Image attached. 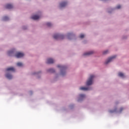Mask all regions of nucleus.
<instances>
[{"label": "nucleus", "instance_id": "obj_4", "mask_svg": "<svg viewBox=\"0 0 129 129\" xmlns=\"http://www.w3.org/2000/svg\"><path fill=\"white\" fill-rule=\"evenodd\" d=\"M24 54L22 52H17L15 55V57L17 58H22V57H24Z\"/></svg>", "mask_w": 129, "mask_h": 129}, {"label": "nucleus", "instance_id": "obj_2", "mask_svg": "<svg viewBox=\"0 0 129 129\" xmlns=\"http://www.w3.org/2000/svg\"><path fill=\"white\" fill-rule=\"evenodd\" d=\"M54 39H64V35H59V34H55L53 36Z\"/></svg>", "mask_w": 129, "mask_h": 129}, {"label": "nucleus", "instance_id": "obj_14", "mask_svg": "<svg viewBox=\"0 0 129 129\" xmlns=\"http://www.w3.org/2000/svg\"><path fill=\"white\" fill-rule=\"evenodd\" d=\"M85 97V95L84 94H80V99H79V101H80V100H82L83 98Z\"/></svg>", "mask_w": 129, "mask_h": 129}, {"label": "nucleus", "instance_id": "obj_1", "mask_svg": "<svg viewBox=\"0 0 129 129\" xmlns=\"http://www.w3.org/2000/svg\"><path fill=\"white\" fill-rule=\"evenodd\" d=\"M94 75H91L90 78L88 79V81H87L86 84L87 85H91L92 84L93 81V78H94Z\"/></svg>", "mask_w": 129, "mask_h": 129}, {"label": "nucleus", "instance_id": "obj_22", "mask_svg": "<svg viewBox=\"0 0 129 129\" xmlns=\"http://www.w3.org/2000/svg\"><path fill=\"white\" fill-rule=\"evenodd\" d=\"M120 8H121V6H120V5H118V6L116 7V9H120Z\"/></svg>", "mask_w": 129, "mask_h": 129}, {"label": "nucleus", "instance_id": "obj_3", "mask_svg": "<svg viewBox=\"0 0 129 129\" xmlns=\"http://www.w3.org/2000/svg\"><path fill=\"white\" fill-rule=\"evenodd\" d=\"M116 57V56L114 55L108 58V59L105 62V64H108V63H109L110 62H111V61H112V60H113V59H115V58Z\"/></svg>", "mask_w": 129, "mask_h": 129}, {"label": "nucleus", "instance_id": "obj_15", "mask_svg": "<svg viewBox=\"0 0 129 129\" xmlns=\"http://www.w3.org/2000/svg\"><path fill=\"white\" fill-rule=\"evenodd\" d=\"M14 50L9 51L8 52L9 56H12V55H13V54H14Z\"/></svg>", "mask_w": 129, "mask_h": 129}, {"label": "nucleus", "instance_id": "obj_12", "mask_svg": "<svg viewBox=\"0 0 129 129\" xmlns=\"http://www.w3.org/2000/svg\"><path fill=\"white\" fill-rule=\"evenodd\" d=\"M80 90H84V91H86V90H90V89H89V88H87V87H82L80 88Z\"/></svg>", "mask_w": 129, "mask_h": 129}, {"label": "nucleus", "instance_id": "obj_19", "mask_svg": "<svg viewBox=\"0 0 129 129\" xmlns=\"http://www.w3.org/2000/svg\"><path fill=\"white\" fill-rule=\"evenodd\" d=\"M17 65L19 67H22V66H23V63L22 62H18Z\"/></svg>", "mask_w": 129, "mask_h": 129}, {"label": "nucleus", "instance_id": "obj_24", "mask_svg": "<svg viewBox=\"0 0 129 129\" xmlns=\"http://www.w3.org/2000/svg\"><path fill=\"white\" fill-rule=\"evenodd\" d=\"M122 110H123V108H120V112H121V111H122Z\"/></svg>", "mask_w": 129, "mask_h": 129}, {"label": "nucleus", "instance_id": "obj_17", "mask_svg": "<svg viewBox=\"0 0 129 129\" xmlns=\"http://www.w3.org/2000/svg\"><path fill=\"white\" fill-rule=\"evenodd\" d=\"M9 17H7V16H5L3 18V20L4 21H9Z\"/></svg>", "mask_w": 129, "mask_h": 129}, {"label": "nucleus", "instance_id": "obj_10", "mask_svg": "<svg viewBox=\"0 0 129 129\" xmlns=\"http://www.w3.org/2000/svg\"><path fill=\"white\" fill-rule=\"evenodd\" d=\"M6 71H13L15 72V69L13 67H10L7 69Z\"/></svg>", "mask_w": 129, "mask_h": 129}, {"label": "nucleus", "instance_id": "obj_8", "mask_svg": "<svg viewBox=\"0 0 129 129\" xmlns=\"http://www.w3.org/2000/svg\"><path fill=\"white\" fill-rule=\"evenodd\" d=\"M31 19H32V20H39V19H40V16L34 15L31 17Z\"/></svg>", "mask_w": 129, "mask_h": 129}, {"label": "nucleus", "instance_id": "obj_18", "mask_svg": "<svg viewBox=\"0 0 129 129\" xmlns=\"http://www.w3.org/2000/svg\"><path fill=\"white\" fill-rule=\"evenodd\" d=\"M48 72H50L51 73H54V72H55V70H54L53 69H50L48 70Z\"/></svg>", "mask_w": 129, "mask_h": 129}, {"label": "nucleus", "instance_id": "obj_23", "mask_svg": "<svg viewBox=\"0 0 129 129\" xmlns=\"http://www.w3.org/2000/svg\"><path fill=\"white\" fill-rule=\"evenodd\" d=\"M107 53H108V50H106L103 52L104 54H107Z\"/></svg>", "mask_w": 129, "mask_h": 129}, {"label": "nucleus", "instance_id": "obj_26", "mask_svg": "<svg viewBox=\"0 0 129 129\" xmlns=\"http://www.w3.org/2000/svg\"><path fill=\"white\" fill-rule=\"evenodd\" d=\"M61 75H64V74L61 72Z\"/></svg>", "mask_w": 129, "mask_h": 129}, {"label": "nucleus", "instance_id": "obj_16", "mask_svg": "<svg viewBox=\"0 0 129 129\" xmlns=\"http://www.w3.org/2000/svg\"><path fill=\"white\" fill-rule=\"evenodd\" d=\"M118 76L123 78L124 77V75L122 73L120 72L118 73Z\"/></svg>", "mask_w": 129, "mask_h": 129}, {"label": "nucleus", "instance_id": "obj_25", "mask_svg": "<svg viewBox=\"0 0 129 129\" xmlns=\"http://www.w3.org/2000/svg\"><path fill=\"white\" fill-rule=\"evenodd\" d=\"M110 112H114V111H110Z\"/></svg>", "mask_w": 129, "mask_h": 129}, {"label": "nucleus", "instance_id": "obj_6", "mask_svg": "<svg viewBox=\"0 0 129 129\" xmlns=\"http://www.w3.org/2000/svg\"><path fill=\"white\" fill-rule=\"evenodd\" d=\"M67 6V3L66 2H61L60 4V8H64Z\"/></svg>", "mask_w": 129, "mask_h": 129}, {"label": "nucleus", "instance_id": "obj_27", "mask_svg": "<svg viewBox=\"0 0 129 129\" xmlns=\"http://www.w3.org/2000/svg\"><path fill=\"white\" fill-rule=\"evenodd\" d=\"M69 36H70V33L69 34Z\"/></svg>", "mask_w": 129, "mask_h": 129}, {"label": "nucleus", "instance_id": "obj_7", "mask_svg": "<svg viewBox=\"0 0 129 129\" xmlns=\"http://www.w3.org/2000/svg\"><path fill=\"white\" fill-rule=\"evenodd\" d=\"M93 53H94L93 51H89L84 53V56H89V55H92Z\"/></svg>", "mask_w": 129, "mask_h": 129}, {"label": "nucleus", "instance_id": "obj_13", "mask_svg": "<svg viewBox=\"0 0 129 129\" xmlns=\"http://www.w3.org/2000/svg\"><path fill=\"white\" fill-rule=\"evenodd\" d=\"M57 67H58V68L61 69V71L66 69V67H65L64 66H60V65H58Z\"/></svg>", "mask_w": 129, "mask_h": 129}, {"label": "nucleus", "instance_id": "obj_21", "mask_svg": "<svg viewBox=\"0 0 129 129\" xmlns=\"http://www.w3.org/2000/svg\"><path fill=\"white\" fill-rule=\"evenodd\" d=\"M80 37L81 38V39L84 38V34H81Z\"/></svg>", "mask_w": 129, "mask_h": 129}, {"label": "nucleus", "instance_id": "obj_11", "mask_svg": "<svg viewBox=\"0 0 129 129\" xmlns=\"http://www.w3.org/2000/svg\"><path fill=\"white\" fill-rule=\"evenodd\" d=\"M6 76L8 79H12L13 78V76L10 74H7Z\"/></svg>", "mask_w": 129, "mask_h": 129}, {"label": "nucleus", "instance_id": "obj_5", "mask_svg": "<svg viewBox=\"0 0 129 129\" xmlns=\"http://www.w3.org/2000/svg\"><path fill=\"white\" fill-rule=\"evenodd\" d=\"M46 63L47 64H53L54 63V60L52 58H48Z\"/></svg>", "mask_w": 129, "mask_h": 129}, {"label": "nucleus", "instance_id": "obj_9", "mask_svg": "<svg viewBox=\"0 0 129 129\" xmlns=\"http://www.w3.org/2000/svg\"><path fill=\"white\" fill-rule=\"evenodd\" d=\"M13 6L12 5V4H7L6 6V9H13Z\"/></svg>", "mask_w": 129, "mask_h": 129}, {"label": "nucleus", "instance_id": "obj_20", "mask_svg": "<svg viewBox=\"0 0 129 129\" xmlns=\"http://www.w3.org/2000/svg\"><path fill=\"white\" fill-rule=\"evenodd\" d=\"M46 25H47V27H51V26H52V24L49 22H48L47 23H46Z\"/></svg>", "mask_w": 129, "mask_h": 129}]
</instances>
